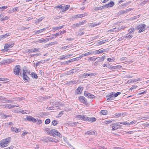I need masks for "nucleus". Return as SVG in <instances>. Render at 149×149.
I'll use <instances>...</instances> for the list:
<instances>
[{"label":"nucleus","mask_w":149,"mask_h":149,"mask_svg":"<svg viewBox=\"0 0 149 149\" xmlns=\"http://www.w3.org/2000/svg\"><path fill=\"white\" fill-rule=\"evenodd\" d=\"M27 74H31V76L35 78H37V75L36 74L33 72H32L31 74H30L29 71L26 69L25 68H23V77L24 80L25 81H28L29 80V78L27 76Z\"/></svg>","instance_id":"f257e3e1"},{"label":"nucleus","mask_w":149,"mask_h":149,"mask_svg":"<svg viewBox=\"0 0 149 149\" xmlns=\"http://www.w3.org/2000/svg\"><path fill=\"white\" fill-rule=\"evenodd\" d=\"M11 139V138L10 137L3 139V142L0 143V146H1L2 148L7 146L8 143L10 142Z\"/></svg>","instance_id":"f03ea898"},{"label":"nucleus","mask_w":149,"mask_h":149,"mask_svg":"<svg viewBox=\"0 0 149 149\" xmlns=\"http://www.w3.org/2000/svg\"><path fill=\"white\" fill-rule=\"evenodd\" d=\"M21 71V68L19 65H16L13 69L14 74L17 75H19V73H20Z\"/></svg>","instance_id":"7ed1b4c3"},{"label":"nucleus","mask_w":149,"mask_h":149,"mask_svg":"<svg viewBox=\"0 0 149 149\" xmlns=\"http://www.w3.org/2000/svg\"><path fill=\"white\" fill-rule=\"evenodd\" d=\"M14 45V43L13 42L6 44L4 46V49H2L1 51L4 52H6L9 48L12 47Z\"/></svg>","instance_id":"20e7f679"},{"label":"nucleus","mask_w":149,"mask_h":149,"mask_svg":"<svg viewBox=\"0 0 149 149\" xmlns=\"http://www.w3.org/2000/svg\"><path fill=\"white\" fill-rule=\"evenodd\" d=\"M146 26V25L145 24L140 25L137 26L136 29L139 30V33H141L144 31L145 30Z\"/></svg>","instance_id":"39448f33"},{"label":"nucleus","mask_w":149,"mask_h":149,"mask_svg":"<svg viewBox=\"0 0 149 149\" xmlns=\"http://www.w3.org/2000/svg\"><path fill=\"white\" fill-rule=\"evenodd\" d=\"M51 132V135H52L54 137H55L56 136H58L59 137H62V135L60 133L56 130L52 129Z\"/></svg>","instance_id":"423d86ee"},{"label":"nucleus","mask_w":149,"mask_h":149,"mask_svg":"<svg viewBox=\"0 0 149 149\" xmlns=\"http://www.w3.org/2000/svg\"><path fill=\"white\" fill-rule=\"evenodd\" d=\"M19 105L17 104H15L13 105V104H5V107L6 108H8L9 109H12L15 107H19Z\"/></svg>","instance_id":"0eeeda50"},{"label":"nucleus","mask_w":149,"mask_h":149,"mask_svg":"<svg viewBox=\"0 0 149 149\" xmlns=\"http://www.w3.org/2000/svg\"><path fill=\"white\" fill-rule=\"evenodd\" d=\"M26 120L29 122H32L33 123L36 122L37 120L31 116H26L25 118Z\"/></svg>","instance_id":"6e6552de"},{"label":"nucleus","mask_w":149,"mask_h":149,"mask_svg":"<svg viewBox=\"0 0 149 149\" xmlns=\"http://www.w3.org/2000/svg\"><path fill=\"white\" fill-rule=\"evenodd\" d=\"M86 116L85 115H77L76 117L79 120L86 121Z\"/></svg>","instance_id":"1a4fd4ad"},{"label":"nucleus","mask_w":149,"mask_h":149,"mask_svg":"<svg viewBox=\"0 0 149 149\" xmlns=\"http://www.w3.org/2000/svg\"><path fill=\"white\" fill-rule=\"evenodd\" d=\"M113 97V92H112L109 93L107 95V97H108L107 98V100L111 101L114 100Z\"/></svg>","instance_id":"9d476101"},{"label":"nucleus","mask_w":149,"mask_h":149,"mask_svg":"<svg viewBox=\"0 0 149 149\" xmlns=\"http://www.w3.org/2000/svg\"><path fill=\"white\" fill-rule=\"evenodd\" d=\"M80 101L82 103L86 104L87 103L85 98L83 96H81L79 97Z\"/></svg>","instance_id":"9b49d317"},{"label":"nucleus","mask_w":149,"mask_h":149,"mask_svg":"<svg viewBox=\"0 0 149 149\" xmlns=\"http://www.w3.org/2000/svg\"><path fill=\"white\" fill-rule=\"evenodd\" d=\"M83 89V87H79L75 90V94H80L81 93L82 90Z\"/></svg>","instance_id":"f8f14e48"},{"label":"nucleus","mask_w":149,"mask_h":149,"mask_svg":"<svg viewBox=\"0 0 149 149\" xmlns=\"http://www.w3.org/2000/svg\"><path fill=\"white\" fill-rule=\"evenodd\" d=\"M49 40V38H47L45 39L44 38H41L40 39L38 40V42L41 43H44L47 42Z\"/></svg>","instance_id":"ddd939ff"},{"label":"nucleus","mask_w":149,"mask_h":149,"mask_svg":"<svg viewBox=\"0 0 149 149\" xmlns=\"http://www.w3.org/2000/svg\"><path fill=\"white\" fill-rule=\"evenodd\" d=\"M96 119L95 117L90 118L86 117V121H88L90 122H94L96 121Z\"/></svg>","instance_id":"4468645a"},{"label":"nucleus","mask_w":149,"mask_h":149,"mask_svg":"<svg viewBox=\"0 0 149 149\" xmlns=\"http://www.w3.org/2000/svg\"><path fill=\"white\" fill-rule=\"evenodd\" d=\"M11 130L13 132L17 133L18 132H19L21 131V130L17 129L15 127H12L11 128Z\"/></svg>","instance_id":"2eb2a0df"},{"label":"nucleus","mask_w":149,"mask_h":149,"mask_svg":"<svg viewBox=\"0 0 149 149\" xmlns=\"http://www.w3.org/2000/svg\"><path fill=\"white\" fill-rule=\"evenodd\" d=\"M77 81L76 80L72 81L69 82H67L66 83V84H68L69 85H72L74 84H75L77 83Z\"/></svg>","instance_id":"dca6fc26"},{"label":"nucleus","mask_w":149,"mask_h":149,"mask_svg":"<svg viewBox=\"0 0 149 149\" xmlns=\"http://www.w3.org/2000/svg\"><path fill=\"white\" fill-rule=\"evenodd\" d=\"M120 30V26H118L117 27L114 28L110 30V32L115 31V32H118Z\"/></svg>","instance_id":"f3484780"},{"label":"nucleus","mask_w":149,"mask_h":149,"mask_svg":"<svg viewBox=\"0 0 149 149\" xmlns=\"http://www.w3.org/2000/svg\"><path fill=\"white\" fill-rule=\"evenodd\" d=\"M129 11V10L126 9L123 10H121L118 12L119 15H123L127 13Z\"/></svg>","instance_id":"a211bd4d"},{"label":"nucleus","mask_w":149,"mask_h":149,"mask_svg":"<svg viewBox=\"0 0 149 149\" xmlns=\"http://www.w3.org/2000/svg\"><path fill=\"white\" fill-rule=\"evenodd\" d=\"M45 140L47 141H49L53 142L55 141V139H54L49 137L46 138Z\"/></svg>","instance_id":"6ab92c4d"},{"label":"nucleus","mask_w":149,"mask_h":149,"mask_svg":"<svg viewBox=\"0 0 149 149\" xmlns=\"http://www.w3.org/2000/svg\"><path fill=\"white\" fill-rule=\"evenodd\" d=\"M70 7V6L69 5H66L65 7L62 6V12H63L66 11Z\"/></svg>","instance_id":"aec40b11"},{"label":"nucleus","mask_w":149,"mask_h":149,"mask_svg":"<svg viewBox=\"0 0 149 149\" xmlns=\"http://www.w3.org/2000/svg\"><path fill=\"white\" fill-rule=\"evenodd\" d=\"M107 67L110 69H116L117 68V67H114L112 65L109 64H107Z\"/></svg>","instance_id":"412c9836"},{"label":"nucleus","mask_w":149,"mask_h":149,"mask_svg":"<svg viewBox=\"0 0 149 149\" xmlns=\"http://www.w3.org/2000/svg\"><path fill=\"white\" fill-rule=\"evenodd\" d=\"M78 123V122H70L69 123V124L72 127H73L75 126V125H77Z\"/></svg>","instance_id":"4be33fe9"},{"label":"nucleus","mask_w":149,"mask_h":149,"mask_svg":"<svg viewBox=\"0 0 149 149\" xmlns=\"http://www.w3.org/2000/svg\"><path fill=\"white\" fill-rule=\"evenodd\" d=\"M85 134H87L88 135H91L93 134H95V132L93 131H88L87 132H86Z\"/></svg>","instance_id":"5701e85b"},{"label":"nucleus","mask_w":149,"mask_h":149,"mask_svg":"<svg viewBox=\"0 0 149 149\" xmlns=\"http://www.w3.org/2000/svg\"><path fill=\"white\" fill-rule=\"evenodd\" d=\"M101 113L103 115H107L108 113V111L106 110H102L100 111Z\"/></svg>","instance_id":"b1692460"},{"label":"nucleus","mask_w":149,"mask_h":149,"mask_svg":"<svg viewBox=\"0 0 149 149\" xmlns=\"http://www.w3.org/2000/svg\"><path fill=\"white\" fill-rule=\"evenodd\" d=\"M10 35V33H6L4 35H1L0 36V37L2 38H3V39L6 38L8 36H9Z\"/></svg>","instance_id":"393cba45"},{"label":"nucleus","mask_w":149,"mask_h":149,"mask_svg":"<svg viewBox=\"0 0 149 149\" xmlns=\"http://www.w3.org/2000/svg\"><path fill=\"white\" fill-rule=\"evenodd\" d=\"M98 58L97 60L100 61H103L104 60V59L105 58V56H103L102 57H101L100 58ZM97 59V58H96L94 60H95L96 59Z\"/></svg>","instance_id":"a878e982"},{"label":"nucleus","mask_w":149,"mask_h":149,"mask_svg":"<svg viewBox=\"0 0 149 149\" xmlns=\"http://www.w3.org/2000/svg\"><path fill=\"white\" fill-rule=\"evenodd\" d=\"M45 130L47 132L49 135H51L52 133V130H50L48 128H46L45 129Z\"/></svg>","instance_id":"bb28decb"},{"label":"nucleus","mask_w":149,"mask_h":149,"mask_svg":"<svg viewBox=\"0 0 149 149\" xmlns=\"http://www.w3.org/2000/svg\"><path fill=\"white\" fill-rule=\"evenodd\" d=\"M82 25V23H77L76 24H73L72 25V27L73 28H75L77 27H79L80 26Z\"/></svg>","instance_id":"cd10ccee"},{"label":"nucleus","mask_w":149,"mask_h":149,"mask_svg":"<svg viewBox=\"0 0 149 149\" xmlns=\"http://www.w3.org/2000/svg\"><path fill=\"white\" fill-rule=\"evenodd\" d=\"M87 73V76H94L97 74V73Z\"/></svg>","instance_id":"c85d7f7f"},{"label":"nucleus","mask_w":149,"mask_h":149,"mask_svg":"<svg viewBox=\"0 0 149 149\" xmlns=\"http://www.w3.org/2000/svg\"><path fill=\"white\" fill-rule=\"evenodd\" d=\"M113 121V120L112 119L109 120L108 121L105 120L104 122L105 124V125H107V124L111 123Z\"/></svg>","instance_id":"c756f323"},{"label":"nucleus","mask_w":149,"mask_h":149,"mask_svg":"<svg viewBox=\"0 0 149 149\" xmlns=\"http://www.w3.org/2000/svg\"><path fill=\"white\" fill-rule=\"evenodd\" d=\"M125 38H127L129 39H130L132 38L133 37V36L132 35H130V34L128 33L125 36Z\"/></svg>","instance_id":"7c9ffc66"},{"label":"nucleus","mask_w":149,"mask_h":149,"mask_svg":"<svg viewBox=\"0 0 149 149\" xmlns=\"http://www.w3.org/2000/svg\"><path fill=\"white\" fill-rule=\"evenodd\" d=\"M104 8V6H100L98 7H95V10H102Z\"/></svg>","instance_id":"2f4dec72"},{"label":"nucleus","mask_w":149,"mask_h":149,"mask_svg":"<svg viewBox=\"0 0 149 149\" xmlns=\"http://www.w3.org/2000/svg\"><path fill=\"white\" fill-rule=\"evenodd\" d=\"M45 113H43V112L38 113V117H43L45 116Z\"/></svg>","instance_id":"473e14b6"},{"label":"nucleus","mask_w":149,"mask_h":149,"mask_svg":"<svg viewBox=\"0 0 149 149\" xmlns=\"http://www.w3.org/2000/svg\"><path fill=\"white\" fill-rule=\"evenodd\" d=\"M134 29H130L128 30V33L131 34L132 33H134Z\"/></svg>","instance_id":"72a5a7b5"},{"label":"nucleus","mask_w":149,"mask_h":149,"mask_svg":"<svg viewBox=\"0 0 149 149\" xmlns=\"http://www.w3.org/2000/svg\"><path fill=\"white\" fill-rule=\"evenodd\" d=\"M88 98H89L91 99H92L94 98H95V96L94 95H92L90 93V95H88Z\"/></svg>","instance_id":"f704fd0d"},{"label":"nucleus","mask_w":149,"mask_h":149,"mask_svg":"<svg viewBox=\"0 0 149 149\" xmlns=\"http://www.w3.org/2000/svg\"><path fill=\"white\" fill-rule=\"evenodd\" d=\"M58 123L56 120H53L52 123V124L54 126L56 125Z\"/></svg>","instance_id":"c9c22d12"},{"label":"nucleus","mask_w":149,"mask_h":149,"mask_svg":"<svg viewBox=\"0 0 149 149\" xmlns=\"http://www.w3.org/2000/svg\"><path fill=\"white\" fill-rule=\"evenodd\" d=\"M63 25L59 26V27H56L53 28V29L55 30H57L59 29H61L63 27Z\"/></svg>","instance_id":"e433bc0d"},{"label":"nucleus","mask_w":149,"mask_h":149,"mask_svg":"<svg viewBox=\"0 0 149 149\" xmlns=\"http://www.w3.org/2000/svg\"><path fill=\"white\" fill-rule=\"evenodd\" d=\"M120 124H121L124 125H130V123H129L127 122H122L120 123Z\"/></svg>","instance_id":"4c0bfd02"},{"label":"nucleus","mask_w":149,"mask_h":149,"mask_svg":"<svg viewBox=\"0 0 149 149\" xmlns=\"http://www.w3.org/2000/svg\"><path fill=\"white\" fill-rule=\"evenodd\" d=\"M93 54H100V49L98 50H95L94 51L92 52Z\"/></svg>","instance_id":"58836bf2"},{"label":"nucleus","mask_w":149,"mask_h":149,"mask_svg":"<svg viewBox=\"0 0 149 149\" xmlns=\"http://www.w3.org/2000/svg\"><path fill=\"white\" fill-rule=\"evenodd\" d=\"M101 24V22H99L98 24H95L94 23H91V26L92 27H94L95 26H96L98 25H99Z\"/></svg>","instance_id":"ea45409f"},{"label":"nucleus","mask_w":149,"mask_h":149,"mask_svg":"<svg viewBox=\"0 0 149 149\" xmlns=\"http://www.w3.org/2000/svg\"><path fill=\"white\" fill-rule=\"evenodd\" d=\"M9 18V17L8 16H6L2 18H1V21H4L5 20L8 19Z\"/></svg>","instance_id":"a19ab883"},{"label":"nucleus","mask_w":149,"mask_h":149,"mask_svg":"<svg viewBox=\"0 0 149 149\" xmlns=\"http://www.w3.org/2000/svg\"><path fill=\"white\" fill-rule=\"evenodd\" d=\"M106 40H103L102 41L98 42V43L99 45H100L104 44L106 42Z\"/></svg>","instance_id":"79ce46f5"},{"label":"nucleus","mask_w":149,"mask_h":149,"mask_svg":"<svg viewBox=\"0 0 149 149\" xmlns=\"http://www.w3.org/2000/svg\"><path fill=\"white\" fill-rule=\"evenodd\" d=\"M93 54L92 52H87L85 54H84V56H88L90 54Z\"/></svg>","instance_id":"37998d69"},{"label":"nucleus","mask_w":149,"mask_h":149,"mask_svg":"<svg viewBox=\"0 0 149 149\" xmlns=\"http://www.w3.org/2000/svg\"><path fill=\"white\" fill-rule=\"evenodd\" d=\"M50 122V120L48 118L46 119L45 121V123L46 124H48Z\"/></svg>","instance_id":"c03bdc74"},{"label":"nucleus","mask_w":149,"mask_h":149,"mask_svg":"<svg viewBox=\"0 0 149 149\" xmlns=\"http://www.w3.org/2000/svg\"><path fill=\"white\" fill-rule=\"evenodd\" d=\"M45 17H39L38 19V23L41 22L42 20L45 18Z\"/></svg>","instance_id":"a18cd8bd"},{"label":"nucleus","mask_w":149,"mask_h":149,"mask_svg":"<svg viewBox=\"0 0 149 149\" xmlns=\"http://www.w3.org/2000/svg\"><path fill=\"white\" fill-rule=\"evenodd\" d=\"M121 113H116L114 114L116 118H118L121 116Z\"/></svg>","instance_id":"49530a36"},{"label":"nucleus","mask_w":149,"mask_h":149,"mask_svg":"<svg viewBox=\"0 0 149 149\" xmlns=\"http://www.w3.org/2000/svg\"><path fill=\"white\" fill-rule=\"evenodd\" d=\"M120 94L121 93L120 92H118L114 94H113V97H116Z\"/></svg>","instance_id":"de8ad7c7"},{"label":"nucleus","mask_w":149,"mask_h":149,"mask_svg":"<svg viewBox=\"0 0 149 149\" xmlns=\"http://www.w3.org/2000/svg\"><path fill=\"white\" fill-rule=\"evenodd\" d=\"M46 29H47V28H44L42 29L38 30V34L43 32Z\"/></svg>","instance_id":"09e8293b"},{"label":"nucleus","mask_w":149,"mask_h":149,"mask_svg":"<svg viewBox=\"0 0 149 149\" xmlns=\"http://www.w3.org/2000/svg\"><path fill=\"white\" fill-rule=\"evenodd\" d=\"M40 90L41 92H42L46 90V88L42 87H40Z\"/></svg>","instance_id":"8fccbe9b"},{"label":"nucleus","mask_w":149,"mask_h":149,"mask_svg":"<svg viewBox=\"0 0 149 149\" xmlns=\"http://www.w3.org/2000/svg\"><path fill=\"white\" fill-rule=\"evenodd\" d=\"M62 6L61 5H59L58 6H56L54 8H59V9H61V12H62Z\"/></svg>","instance_id":"3c124183"},{"label":"nucleus","mask_w":149,"mask_h":149,"mask_svg":"<svg viewBox=\"0 0 149 149\" xmlns=\"http://www.w3.org/2000/svg\"><path fill=\"white\" fill-rule=\"evenodd\" d=\"M110 7H113L114 5V3L113 1H111L109 3Z\"/></svg>","instance_id":"603ef678"},{"label":"nucleus","mask_w":149,"mask_h":149,"mask_svg":"<svg viewBox=\"0 0 149 149\" xmlns=\"http://www.w3.org/2000/svg\"><path fill=\"white\" fill-rule=\"evenodd\" d=\"M7 6H2L0 7V9H1L2 10H4L7 8Z\"/></svg>","instance_id":"864d4df0"},{"label":"nucleus","mask_w":149,"mask_h":149,"mask_svg":"<svg viewBox=\"0 0 149 149\" xmlns=\"http://www.w3.org/2000/svg\"><path fill=\"white\" fill-rule=\"evenodd\" d=\"M120 122H118L117 123H114L112 124V125H114L116 126H119V124Z\"/></svg>","instance_id":"5fc2aeb1"},{"label":"nucleus","mask_w":149,"mask_h":149,"mask_svg":"<svg viewBox=\"0 0 149 149\" xmlns=\"http://www.w3.org/2000/svg\"><path fill=\"white\" fill-rule=\"evenodd\" d=\"M101 53L107 52V49H104L102 50L99 49Z\"/></svg>","instance_id":"6e6d98bb"},{"label":"nucleus","mask_w":149,"mask_h":149,"mask_svg":"<svg viewBox=\"0 0 149 149\" xmlns=\"http://www.w3.org/2000/svg\"><path fill=\"white\" fill-rule=\"evenodd\" d=\"M147 90L145 91H144L143 92H141V93H139L138 95H140L142 94H146L147 93Z\"/></svg>","instance_id":"4d7b16f0"},{"label":"nucleus","mask_w":149,"mask_h":149,"mask_svg":"<svg viewBox=\"0 0 149 149\" xmlns=\"http://www.w3.org/2000/svg\"><path fill=\"white\" fill-rule=\"evenodd\" d=\"M39 100L40 101H43L44 100L45 98H44L43 97H39Z\"/></svg>","instance_id":"13d9d810"},{"label":"nucleus","mask_w":149,"mask_h":149,"mask_svg":"<svg viewBox=\"0 0 149 149\" xmlns=\"http://www.w3.org/2000/svg\"><path fill=\"white\" fill-rule=\"evenodd\" d=\"M90 95L89 93H88L86 91L84 92V95L85 96L88 97V95Z\"/></svg>","instance_id":"bf43d9fd"},{"label":"nucleus","mask_w":149,"mask_h":149,"mask_svg":"<svg viewBox=\"0 0 149 149\" xmlns=\"http://www.w3.org/2000/svg\"><path fill=\"white\" fill-rule=\"evenodd\" d=\"M72 54L65 55V56H64L65 58H68V57L72 56Z\"/></svg>","instance_id":"052dcab7"},{"label":"nucleus","mask_w":149,"mask_h":149,"mask_svg":"<svg viewBox=\"0 0 149 149\" xmlns=\"http://www.w3.org/2000/svg\"><path fill=\"white\" fill-rule=\"evenodd\" d=\"M87 73H84L82 75V77H83L85 78L87 77Z\"/></svg>","instance_id":"680f3d73"},{"label":"nucleus","mask_w":149,"mask_h":149,"mask_svg":"<svg viewBox=\"0 0 149 149\" xmlns=\"http://www.w3.org/2000/svg\"><path fill=\"white\" fill-rule=\"evenodd\" d=\"M63 114V111H61L59 113L58 115V117H61V116H62Z\"/></svg>","instance_id":"e2e57ef3"},{"label":"nucleus","mask_w":149,"mask_h":149,"mask_svg":"<svg viewBox=\"0 0 149 149\" xmlns=\"http://www.w3.org/2000/svg\"><path fill=\"white\" fill-rule=\"evenodd\" d=\"M56 42H51V43L47 44V45H48V46H49V45H53L54 44H56Z\"/></svg>","instance_id":"0e129e2a"},{"label":"nucleus","mask_w":149,"mask_h":149,"mask_svg":"<svg viewBox=\"0 0 149 149\" xmlns=\"http://www.w3.org/2000/svg\"><path fill=\"white\" fill-rule=\"evenodd\" d=\"M7 80L8 79L7 78L5 79L3 78H0V81H4Z\"/></svg>","instance_id":"69168bd1"},{"label":"nucleus","mask_w":149,"mask_h":149,"mask_svg":"<svg viewBox=\"0 0 149 149\" xmlns=\"http://www.w3.org/2000/svg\"><path fill=\"white\" fill-rule=\"evenodd\" d=\"M72 70H70L69 72H68V75H70L71 74H72L73 73H74V72H73L72 71Z\"/></svg>","instance_id":"338daca9"},{"label":"nucleus","mask_w":149,"mask_h":149,"mask_svg":"<svg viewBox=\"0 0 149 149\" xmlns=\"http://www.w3.org/2000/svg\"><path fill=\"white\" fill-rule=\"evenodd\" d=\"M0 100H3L4 101L7 102V99L6 98H0Z\"/></svg>","instance_id":"774afa93"}]
</instances>
